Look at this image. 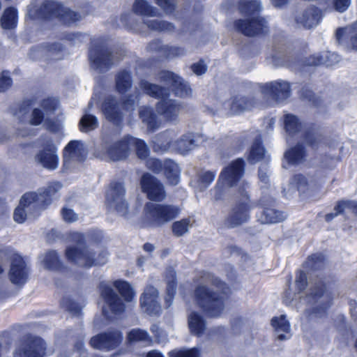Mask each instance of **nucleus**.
I'll return each instance as SVG.
<instances>
[{
	"instance_id": "nucleus-1",
	"label": "nucleus",
	"mask_w": 357,
	"mask_h": 357,
	"mask_svg": "<svg viewBox=\"0 0 357 357\" xmlns=\"http://www.w3.org/2000/svg\"><path fill=\"white\" fill-rule=\"evenodd\" d=\"M226 284L210 273H205L195 291L197 303L211 317L219 316L224 309L223 300L228 293Z\"/></svg>"
},
{
	"instance_id": "nucleus-2",
	"label": "nucleus",
	"mask_w": 357,
	"mask_h": 357,
	"mask_svg": "<svg viewBox=\"0 0 357 357\" xmlns=\"http://www.w3.org/2000/svg\"><path fill=\"white\" fill-rule=\"evenodd\" d=\"M61 188L59 183H54L45 189L38 192L25 193L21 198L19 206L15 208L13 219L17 223H23L28 213L36 216L44 210L54 199L59 197V191Z\"/></svg>"
},
{
	"instance_id": "nucleus-3",
	"label": "nucleus",
	"mask_w": 357,
	"mask_h": 357,
	"mask_svg": "<svg viewBox=\"0 0 357 357\" xmlns=\"http://www.w3.org/2000/svg\"><path fill=\"white\" fill-rule=\"evenodd\" d=\"M70 240L73 244L67 246L65 252L69 261L78 266L85 268L103 265L107 262L108 253L102 250L96 257V252L93 249L85 245V238L83 234L73 232L70 235Z\"/></svg>"
},
{
	"instance_id": "nucleus-4",
	"label": "nucleus",
	"mask_w": 357,
	"mask_h": 357,
	"mask_svg": "<svg viewBox=\"0 0 357 357\" xmlns=\"http://www.w3.org/2000/svg\"><path fill=\"white\" fill-rule=\"evenodd\" d=\"M139 87L146 94L155 98H161V100L158 102L155 105L156 111L166 121H175L177 120L182 105L177 100L165 98L169 93L167 87L160 86L146 80L140 82Z\"/></svg>"
},
{
	"instance_id": "nucleus-5",
	"label": "nucleus",
	"mask_w": 357,
	"mask_h": 357,
	"mask_svg": "<svg viewBox=\"0 0 357 357\" xmlns=\"http://www.w3.org/2000/svg\"><path fill=\"white\" fill-rule=\"evenodd\" d=\"M261 8V4L259 1L243 2L240 6V12L246 18L236 21V29L248 36H254L265 32L267 28L266 22L258 15Z\"/></svg>"
},
{
	"instance_id": "nucleus-6",
	"label": "nucleus",
	"mask_w": 357,
	"mask_h": 357,
	"mask_svg": "<svg viewBox=\"0 0 357 357\" xmlns=\"http://www.w3.org/2000/svg\"><path fill=\"white\" fill-rule=\"evenodd\" d=\"M29 15L33 18L52 19L56 17L67 24L76 22L82 18L79 14L53 1H45L39 10L31 5L29 8Z\"/></svg>"
},
{
	"instance_id": "nucleus-7",
	"label": "nucleus",
	"mask_w": 357,
	"mask_h": 357,
	"mask_svg": "<svg viewBox=\"0 0 357 357\" xmlns=\"http://www.w3.org/2000/svg\"><path fill=\"white\" fill-rule=\"evenodd\" d=\"M244 173V161L238 158L225 167L219 176L218 181L213 189L216 200L222 199L229 192V188L241 183Z\"/></svg>"
},
{
	"instance_id": "nucleus-8",
	"label": "nucleus",
	"mask_w": 357,
	"mask_h": 357,
	"mask_svg": "<svg viewBox=\"0 0 357 357\" xmlns=\"http://www.w3.org/2000/svg\"><path fill=\"white\" fill-rule=\"evenodd\" d=\"M179 213V208L175 206L149 202L144 207V217L148 223L160 226L175 218Z\"/></svg>"
},
{
	"instance_id": "nucleus-9",
	"label": "nucleus",
	"mask_w": 357,
	"mask_h": 357,
	"mask_svg": "<svg viewBox=\"0 0 357 357\" xmlns=\"http://www.w3.org/2000/svg\"><path fill=\"white\" fill-rule=\"evenodd\" d=\"M135 100L129 97L123 102H119L113 96L107 97L102 103V110L105 117L109 121L118 123L126 112L135 109Z\"/></svg>"
},
{
	"instance_id": "nucleus-10",
	"label": "nucleus",
	"mask_w": 357,
	"mask_h": 357,
	"mask_svg": "<svg viewBox=\"0 0 357 357\" xmlns=\"http://www.w3.org/2000/svg\"><path fill=\"white\" fill-rule=\"evenodd\" d=\"M36 160L41 166L50 170H54L58 167L57 147L52 136H45L42 138V149L36 155Z\"/></svg>"
},
{
	"instance_id": "nucleus-11",
	"label": "nucleus",
	"mask_w": 357,
	"mask_h": 357,
	"mask_svg": "<svg viewBox=\"0 0 357 357\" xmlns=\"http://www.w3.org/2000/svg\"><path fill=\"white\" fill-rule=\"evenodd\" d=\"M126 190L121 183H112L106 193V204L110 210L116 211L121 215L128 212V204L125 198Z\"/></svg>"
},
{
	"instance_id": "nucleus-12",
	"label": "nucleus",
	"mask_w": 357,
	"mask_h": 357,
	"mask_svg": "<svg viewBox=\"0 0 357 357\" xmlns=\"http://www.w3.org/2000/svg\"><path fill=\"white\" fill-rule=\"evenodd\" d=\"M99 289L100 295L105 303L102 306V314L107 319H112L113 315L124 310L123 303L108 282H102L100 284Z\"/></svg>"
},
{
	"instance_id": "nucleus-13",
	"label": "nucleus",
	"mask_w": 357,
	"mask_h": 357,
	"mask_svg": "<svg viewBox=\"0 0 357 357\" xmlns=\"http://www.w3.org/2000/svg\"><path fill=\"white\" fill-rule=\"evenodd\" d=\"M241 198L237 201L230 215L225 220V225L228 227H235L246 222L249 218L250 210V200L245 190H239Z\"/></svg>"
},
{
	"instance_id": "nucleus-14",
	"label": "nucleus",
	"mask_w": 357,
	"mask_h": 357,
	"mask_svg": "<svg viewBox=\"0 0 357 357\" xmlns=\"http://www.w3.org/2000/svg\"><path fill=\"white\" fill-rule=\"evenodd\" d=\"M122 55L117 52L115 54L108 51L103 47H96L89 50V59L91 63V67L103 71L108 69L110 66L119 61Z\"/></svg>"
},
{
	"instance_id": "nucleus-15",
	"label": "nucleus",
	"mask_w": 357,
	"mask_h": 357,
	"mask_svg": "<svg viewBox=\"0 0 357 357\" xmlns=\"http://www.w3.org/2000/svg\"><path fill=\"white\" fill-rule=\"evenodd\" d=\"M45 342L40 337H30L19 343L13 352V357H44Z\"/></svg>"
},
{
	"instance_id": "nucleus-16",
	"label": "nucleus",
	"mask_w": 357,
	"mask_h": 357,
	"mask_svg": "<svg viewBox=\"0 0 357 357\" xmlns=\"http://www.w3.org/2000/svg\"><path fill=\"white\" fill-rule=\"evenodd\" d=\"M146 167L155 173L164 171L169 183L176 185L180 180V168L178 165L171 160H166L163 162L160 160L150 158L146 160Z\"/></svg>"
},
{
	"instance_id": "nucleus-17",
	"label": "nucleus",
	"mask_w": 357,
	"mask_h": 357,
	"mask_svg": "<svg viewBox=\"0 0 357 357\" xmlns=\"http://www.w3.org/2000/svg\"><path fill=\"white\" fill-rule=\"evenodd\" d=\"M302 300L312 305L317 304L313 307L312 312L316 315L321 313L319 308L324 312L330 305L329 296L324 293V285L321 281L315 282L310 289V293L306 297L303 298Z\"/></svg>"
},
{
	"instance_id": "nucleus-18",
	"label": "nucleus",
	"mask_w": 357,
	"mask_h": 357,
	"mask_svg": "<svg viewBox=\"0 0 357 357\" xmlns=\"http://www.w3.org/2000/svg\"><path fill=\"white\" fill-rule=\"evenodd\" d=\"M158 79L165 85L171 86L175 95L179 97H185L190 94L191 90L188 84L181 77L169 71H162Z\"/></svg>"
},
{
	"instance_id": "nucleus-19",
	"label": "nucleus",
	"mask_w": 357,
	"mask_h": 357,
	"mask_svg": "<svg viewBox=\"0 0 357 357\" xmlns=\"http://www.w3.org/2000/svg\"><path fill=\"white\" fill-rule=\"evenodd\" d=\"M142 190L146 193L149 199L161 201L165 197L162 184L150 174H144L141 179Z\"/></svg>"
},
{
	"instance_id": "nucleus-20",
	"label": "nucleus",
	"mask_w": 357,
	"mask_h": 357,
	"mask_svg": "<svg viewBox=\"0 0 357 357\" xmlns=\"http://www.w3.org/2000/svg\"><path fill=\"white\" fill-rule=\"evenodd\" d=\"M261 91L266 96L279 102L288 98L291 93L289 83L282 80L265 84L261 87Z\"/></svg>"
},
{
	"instance_id": "nucleus-21",
	"label": "nucleus",
	"mask_w": 357,
	"mask_h": 357,
	"mask_svg": "<svg viewBox=\"0 0 357 357\" xmlns=\"http://www.w3.org/2000/svg\"><path fill=\"white\" fill-rule=\"evenodd\" d=\"M140 305L142 310L150 314L157 315L161 312V306L158 302V291L152 287H146L140 297Z\"/></svg>"
},
{
	"instance_id": "nucleus-22",
	"label": "nucleus",
	"mask_w": 357,
	"mask_h": 357,
	"mask_svg": "<svg viewBox=\"0 0 357 357\" xmlns=\"http://www.w3.org/2000/svg\"><path fill=\"white\" fill-rule=\"evenodd\" d=\"M102 149L103 156L114 161L126 159L130 153L128 137L111 145L105 144Z\"/></svg>"
},
{
	"instance_id": "nucleus-23",
	"label": "nucleus",
	"mask_w": 357,
	"mask_h": 357,
	"mask_svg": "<svg viewBox=\"0 0 357 357\" xmlns=\"http://www.w3.org/2000/svg\"><path fill=\"white\" fill-rule=\"evenodd\" d=\"M122 340V335L119 331L101 333L91 339L90 344L94 349L110 350L116 347Z\"/></svg>"
},
{
	"instance_id": "nucleus-24",
	"label": "nucleus",
	"mask_w": 357,
	"mask_h": 357,
	"mask_svg": "<svg viewBox=\"0 0 357 357\" xmlns=\"http://www.w3.org/2000/svg\"><path fill=\"white\" fill-rule=\"evenodd\" d=\"M28 268L22 257L15 255L12 259L8 277L10 282L16 285H23L28 278Z\"/></svg>"
},
{
	"instance_id": "nucleus-25",
	"label": "nucleus",
	"mask_w": 357,
	"mask_h": 357,
	"mask_svg": "<svg viewBox=\"0 0 357 357\" xmlns=\"http://www.w3.org/2000/svg\"><path fill=\"white\" fill-rule=\"evenodd\" d=\"M321 20L320 10L314 7L298 12L295 21L298 27L312 29L318 25Z\"/></svg>"
},
{
	"instance_id": "nucleus-26",
	"label": "nucleus",
	"mask_w": 357,
	"mask_h": 357,
	"mask_svg": "<svg viewBox=\"0 0 357 357\" xmlns=\"http://www.w3.org/2000/svg\"><path fill=\"white\" fill-rule=\"evenodd\" d=\"M86 151L81 141L70 142L63 151V163L67 165L72 161H80L86 155Z\"/></svg>"
},
{
	"instance_id": "nucleus-27",
	"label": "nucleus",
	"mask_w": 357,
	"mask_h": 357,
	"mask_svg": "<svg viewBox=\"0 0 357 357\" xmlns=\"http://www.w3.org/2000/svg\"><path fill=\"white\" fill-rule=\"evenodd\" d=\"M202 136L198 134L188 133L183 135L178 140L174 141L172 150L181 154H185L198 146L202 141Z\"/></svg>"
},
{
	"instance_id": "nucleus-28",
	"label": "nucleus",
	"mask_w": 357,
	"mask_h": 357,
	"mask_svg": "<svg viewBox=\"0 0 357 357\" xmlns=\"http://www.w3.org/2000/svg\"><path fill=\"white\" fill-rule=\"evenodd\" d=\"M252 106V100L241 95L232 97L229 101L222 105L225 110H229L232 114H239L245 110L250 109Z\"/></svg>"
},
{
	"instance_id": "nucleus-29",
	"label": "nucleus",
	"mask_w": 357,
	"mask_h": 357,
	"mask_svg": "<svg viewBox=\"0 0 357 357\" xmlns=\"http://www.w3.org/2000/svg\"><path fill=\"white\" fill-rule=\"evenodd\" d=\"M176 134L172 131H166L157 135L153 139V149L158 153H164L172 150L173 139Z\"/></svg>"
},
{
	"instance_id": "nucleus-30",
	"label": "nucleus",
	"mask_w": 357,
	"mask_h": 357,
	"mask_svg": "<svg viewBox=\"0 0 357 357\" xmlns=\"http://www.w3.org/2000/svg\"><path fill=\"white\" fill-rule=\"evenodd\" d=\"M305 157L306 154L303 147L298 144L284 153L282 167L287 169L290 166L300 165L304 162Z\"/></svg>"
},
{
	"instance_id": "nucleus-31",
	"label": "nucleus",
	"mask_w": 357,
	"mask_h": 357,
	"mask_svg": "<svg viewBox=\"0 0 357 357\" xmlns=\"http://www.w3.org/2000/svg\"><path fill=\"white\" fill-rule=\"evenodd\" d=\"M150 51L160 53V56L167 59H173L176 56L184 54V50L182 48L162 45L159 40L150 43L148 46Z\"/></svg>"
},
{
	"instance_id": "nucleus-32",
	"label": "nucleus",
	"mask_w": 357,
	"mask_h": 357,
	"mask_svg": "<svg viewBox=\"0 0 357 357\" xmlns=\"http://www.w3.org/2000/svg\"><path fill=\"white\" fill-rule=\"evenodd\" d=\"M290 184L296 188L301 193L313 191L317 187V183L313 176L301 174L294 176Z\"/></svg>"
},
{
	"instance_id": "nucleus-33",
	"label": "nucleus",
	"mask_w": 357,
	"mask_h": 357,
	"mask_svg": "<svg viewBox=\"0 0 357 357\" xmlns=\"http://www.w3.org/2000/svg\"><path fill=\"white\" fill-rule=\"evenodd\" d=\"M188 327L190 333L197 336H201L206 328V324L203 317L194 311L188 316Z\"/></svg>"
},
{
	"instance_id": "nucleus-34",
	"label": "nucleus",
	"mask_w": 357,
	"mask_h": 357,
	"mask_svg": "<svg viewBox=\"0 0 357 357\" xmlns=\"http://www.w3.org/2000/svg\"><path fill=\"white\" fill-rule=\"evenodd\" d=\"M339 61V56L337 54L331 52H323L321 54H314L308 58L307 65L317 66L326 65L332 66Z\"/></svg>"
},
{
	"instance_id": "nucleus-35",
	"label": "nucleus",
	"mask_w": 357,
	"mask_h": 357,
	"mask_svg": "<svg viewBox=\"0 0 357 357\" xmlns=\"http://www.w3.org/2000/svg\"><path fill=\"white\" fill-rule=\"evenodd\" d=\"M337 39L342 43L349 38L351 47L357 50V21L350 26L340 29L336 32Z\"/></svg>"
},
{
	"instance_id": "nucleus-36",
	"label": "nucleus",
	"mask_w": 357,
	"mask_h": 357,
	"mask_svg": "<svg viewBox=\"0 0 357 357\" xmlns=\"http://www.w3.org/2000/svg\"><path fill=\"white\" fill-rule=\"evenodd\" d=\"M139 117L146 125L147 129L153 131L160 125V121L158 119L153 109L149 107H142L139 109Z\"/></svg>"
},
{
	"instance_id": "nucleus-37",
	"label": "nucleus",
	"mask_w": 357,
	"mask_h": 357,
	"mask_svg": "<svg viewBox=\"0 0 357 357\" xmlns=\"http://www.w3.org/2000/svg\"><path fill=\"white\" fill-rule=\"evenodd\" d=\"M271 324L278 335V339L283 340L289 337L290 325L284 315L273 318Z\"/></svg>"
},
{
	"instance_id": "nucleus-38",
	"label": "nucleus",
	"mask_w": 357,
	"mask_h": 357,
	"mask_svg": "<svg viewBox=\"0 0 357 357\" xmlns=\"http://www.w3.org/2000/svg\"><path fill=\"white\" fill-rule=\"evenodd\" d=\"M285 215L282 212L275 210L271 208L264 209L261 214L258 215V220L261 224L277 223L284 220Z\"/></svg>"
},
{
	"instance_id": "nucleus-39",
	"label": "nucleus",
	"mask_w": 357,
	"mask_h": 357,
	"mask_svg": "<svg viewBox=\"0 0 357 357\" xmlns=\"http://www.w3.org/2000/svg\"><path fill=\"white\" fill-rule=\"evenodd\" d=\"M132 10L135 13L146 17H155L159 15V10L144 0H135Z\"/></svg>"
},
{
	"instance_id": "nucleus-40",
	"label": "nucleus",
	"mask_w": 357,
	"mask_h": 357,
	"mask_svg": "<svg viewBox=\"0 0 357 357\" xmlns=\"http://www.w3.org/2000/svg\"><path fill=\"white\" fill-rule=\"evenodd\" d=\"M130 73L126 70L120 71L116 76V89L121 94L125 93L132 86Z\"/></svg>"
},
{
	"instance_id": "nucleus-41",
	"label": "nucleus",
	"mask_w": 357,
	"mask_h": 357,
	"mask_svg": "<svg viewBox=\"0 0 357 357\" xmlns=\"http://www.w3.org/2000/svg\"><path fill=\"white\" fill-rule=\"evenodd\" d=\"M17 22V11L16 8L10 7L6 8L1 18V24L4 29H14Z\"/></svg>"
},
{
	"instance_id": "nucleus-42",
	"label": "nucleus",
	"mask_w": 357,
	"mask_h": 357,
	"mask_svg": "<svg viewBox=\"0 0 357 357\" xmlns=\"http://www.w3.org/2000/svg\"><path fill=\"white\" fill-rule=\"evenodd\" d=\"M264 154L265 150L261 146V137L257 135L255 142L250 149L248 160L251 163H255L260 161L264 158Z\"/></svg>"
},
{
	"instance_id": "nucleus-43",
	"label": "nucleus",
	"mask_w": 357,
	"mask_h": 357,
	"mask_svg": "<svg viewBox=\"0 0 357 357\" xmlns=\"http://www.w3.org/2000/svg\"><path fill=\"white\" fill-rule=\"evenodd\" d=\"M114 286L126 301L131 302L135 298V293L127 282L116 280L114 282Z\"/></svg>"
},
{
	"instance_id": "nucleus-44",
	"label": "nucleus",
	"mask_w": 357,
	"mask_h": 357,
	"mask_svg": "<svg viewBox=\"0 0 357 357\" xmlns=\"http://www.w3.org/2000/svg\"><path fill=\"white\" fill-rule=\"evenodd\" d=\"M41 262L46 269L59 270L61 267L58 255L55 251H49L45 253L43 256Z\"/></svg>"
},
{
	"instance_id": "nucleus-45",
	"label": "nucleus",
	"mask_w": 357,
	"mask_h": 357,
	"mask_svg": "<svg viewBox=\"0 0 357 357\" xmlns=\"http://www.w3.org/2000/svg\"><path fill=\"white\" fill-rule=\"evenodd\" d=\"M130 150L135 148L137 155L140 159H146L149 153V150L144 141L128 136Z\"/></svg>"
},
{
	"instance_id": "nucleus-46",
	"label": "nucleus",
	"mask_w": 357,
	"mask_h": 357,
	"mask_svg": "<svg viewBox=\"0 0 357 357\" xmlns=\"http://www.w3.org/2000/svg\"><path fill=\"white\" fill-rule=\"evenodd\" d=\"M167 296L165 298L167 307L172 305L174 296L176 293V283H175V271L172 269L169 270L167 275Z\"/></svg>"
},
{
	"instance_id": "nucleus-47",
	"label": "nucleus",
	"mask_w": 357,
	"mask_h": 357,
	"mask_svg": "<svg viewBox=\"0 0 357 357\" xmlns=\"http://www.w3.org/2000/svg\"><path fill=\"white\" fill-rule=\"evenodd\" d=\"M60 50L61 45L59 44H53L48 47H36L31 50L29 56L32 59H38L48 53L54 54L55 51H59Z\"/></svg>"
},
{
	"instance_id": "nucleus-48",
	"label": "nucleus",
	"mask_w": 357,
	"mask_h": 357,
	"mask_svg": "<svg viewBox=\"0 0 357 357\" xmlns=\"http://www.w3.org/2000/svg\"><path fill=\"white\" fill-rule=\"evenodd\" d=\"M98 126L97 118L91 114H85L79 121V129L82 132H87L96 129Z\"/></svg>"
},
{
	"instance_id": "nucleus-49",
	"label": "nucleus",
	"mask_w": 357,
	"mask_h": 357,
	"mask_svg": "<svg viewBox=\"0 0 357 357\" xmlns=\"http://www.w3.org/2000/svg\"><path fill=\"white\" fill-rule=\"evenodd\" d=\"M128 340L130 343L139 342H149L151 341L148 333L141 329H133L130 331L128 334Z\"/></svg>"
},
{
	"instance_id": "nucleus-50",
	"label": "nucleus",
	"mask_w": 357,
	"mask_h": 357,
	"mask_svg": "<svg viewBox=\"0 0 357 357\" xmlns=\"http://www.w3.org/2000/svg\"><path fill=\"white\" fill-rule=\"evenodd\" d=\"M284 127L287 132L289 134H294L300 130L301 125L298 122L296 116L291 114H287L284 116Z\"/></svg>"
},
{
	"instance_id": "nucleus-51",
	"label": "nucleus",
	"mask_w": 357,
	"mask_h": 357,
	"mask_svg": "<svg viewBox=\"0 0 357 357\" xmlns=\"http://www.w3.org/2000/svg\"><path fill=\"white\" fill-rule=\"evenodd\" d=\"M191 225V220L190 218L183 219L179 221L174 222L172 225V231L174 235L181 236L187 233Z\"/></svg>"
},
{
	"instance_id": "nucleus-52",
	"label": "nucleus",
	"mask_w": 357,
	"mask_h": 357,
	"mask_svg": "<svg viewBox=\"0 0 357 357\" xmlns=\"http://www.w3.org/2000/svg\"><path fill=\"white\" fill-rule=\"evenodd\" d=\"M145 24L149 29L155 31H172L174 29V26L171 23L158 20H148Z\"/></svg>"
},
{
	"instance_id": "nucleus-53",
	"label": "nucleus",
	"mask_w": 357,
	"mask_h": 357,
	"mask_svg": "<svg viewBox=\"0 0 357 357\" xmlns=\"http://www.w3.org/2000/svg\"><path fill=\"white\" fill-rule=\"evenodd\" d=\"M215 172L207 171L199 175L198 183L201 190L206 188L214 180Z\"/></svg>"
},
{
	"instance_id": "nucleus-54",
	"label": "nucleus",
	"mask_w": 357,
	"mask_h": 357,
	"mask_svg": "<svg viewBox=\"0 0 357 357\" xmlns=\"http://www.w3.org/2000/svg\"><path fill=\"white\" fill-rule=\"evenodd\" d=\"M199 351L195 348L174 350L169 353L170 357H199Z\"/></svg>"
},
{
	"instance_id": "nucleus-55",
	"label": "nucleus",
	"mask_w": 357,
	"mask_h": 357,
	"mask_svg": "<svg viewBox=\"0 0 357 357\" xmlns=\"http://www.w3.org/2000/svg\"><path fill=\"white\" fill-rule=\"evenodd\" d=\"M12 79L8 72L3 71L0 73V93L8 89L12 85Z\"/></svg>"
},
{
	"instance_id": "nucleus-56",
	"label": "nucleus",
	"mask_w": 357,
	"mask_h": 357,
	"mask_svg": "<svg viewBox=\"0 0 357 357\" xmlns=\"http://www.w3.org/2000/svg\"><path fill=\"white\" fill-rule=\"evenodd\" d=\"M338 211H344L349 209L357 215V202L354 201H341L336 206Z\"/></svg>"
},
{
	"instance_id": "nucleus-57",
	"label": "nucleus",
	"mask_w": 357,
	"mask_h": 357,
	"mask_svg": "<svg viewBox=\"0 0 357 357\" xmlns=\"http://www.w3.org/2000/svg\"><path fill=\"white\" fill-rule=\"evenodd\" d=\"M155 1L166 13H171L174 10L175 0H155Z\"/></svg>"
},
{
	"instance_id": "nucleus-58",
	"label": "nucleus",
	"mask_w": 357,
	"mask_h": 357,
	"mask_svg": "<svg viewBox=\"0 0 357 357\" xmlns=\"http://www.w3.org/2000/svg\"><path fill=\"white\" fill-rule=\"evenodd\" d=\"M307 285V277L304 272L299 271L296 278V286L298 289V293H301V291L305 289Z\"/></svg>"
},
{
	"instance_id": "nucleus-59",
	"label": "nucleus",
	"mask_w": 357,
	"mask_h": 357,
	"mask_svg": "<svg viewBox=\"0 0 357 357\" xmlns=\"http://www.w3.org/2000/svg\"><path fill=\"white\" fill-rule=\"evenodd\" d=\"M57 100L54 98H47L43 101L41 107L45 112L46 114L52 112L56 107Z\"/></svg>"
},
{
	"instance_id": "nucleus-60",
	"label": "nucleus",
	"mask_w": 357,
	"mask_h": 357,
	"mask_svg": "<svg viewBox=\"0 0 357 357\" xmlns=\"http://www.w3.org/2000/svg\"><path fill=\"white\" fill-rule=\"evenodd\" d=\"M63 219L68 222H74L77 220V215L70 208H63L61 211Z\"/></svg>"
},
{
	"instance_id": "nucleus-61",
	"label": "nucleus",
	"mask_w": 357,
	"mask_h": 357,
	"mask_svg": "<svg viewBox=\"0 0 357 357\" xmlns=\"http://www.w3.org/2000/svg\"><path fill=\"white\" fill-rule=\"evenodd\" d=\"M43 119V113L40 109L35 108L31 114L29 122L31 124L38 126L41 123Z\"/></svg>"
},
{
	"instance_id": "nucleus-62",
	"label": "nucleus",
	"mask_w": 357,
	"mask_h": 357,
	"mask_svg": "<svg viewBox=\"0 0 357 357\" xmlns=\"http://www.w3.org/2000/svg\"><path fill=\"white\" fill-rule=\"evenodd\" d=\"M351 0H333V6L335 10L343 13L349 7Z\"/></svg>"
},
{
	"instance_id": "nucleus-63",
	"label": "nucleus",
	"mask_w": 357,
	"mask_h": 357,
	"mask_svg": "<svg viewBox=\"0 0 357 357\" xmlns=\"http://www.w3.org/2000/svg\"><path fill=\"white\" fill-rule=\"evenodd\" d=\"M192 70L194 73L197 75H201L204 74L206 70V66L202 61H199L197 63H195L192 66Z\"/></svg>"
},
{
	"instance_id": "nucleus-64",
	"label": "nucleus",
	"mask_w": 357,
	"mask_h": 357,
	"mask_svg": "<svg viewBox=\"0 0 357 357\" xmlns=\"http://www.w3.org/2000/svg\"><path fill=\"white\" fill-rule=\"evenodd\" d=\"M319 136H317V135L312 132H308L305 136V140L307 143L312 146H314L317 141H319Z\"/></svg>"
}]
</instances>
